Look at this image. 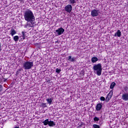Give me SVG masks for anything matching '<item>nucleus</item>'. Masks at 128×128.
<instances>
[{
    "instance_id": "f257e3e1",
    "label": "nucleus",
    "mask_w": 128,
    "mask_h": 128,
    "mask_svg": "<svg viewBox=\"0 0 128 128\" xmlns=\"http://www.w3.org/2000/svg\"><path fill=\"white\" fill-rule=\"evenodd\" d=\"M24 18L26 22H34L36 18L34 14L30 10H28L24 12Z\"/></svg>"
},
{
    "instance_id": "f03ea898",
    "label": "nucleus",
    "mask_w": 128,
    "mask_h": 128,
    "mask_svg": "<svg viewBox=\"0 0 128 128\" xmlns=\"http://www.w3.org/2000/svg\"><path fill=\"white\" fill-rule=\"evenodd\" d=\"M93 70L94 72L96 73L97 75L101 76L102 72V64H100V63L94 64L93 66Z\"/></svg>"
},
{
    "instance_id": "7ed1b4c3",
    "label": "nucleus",
    "mask_w": 128,
    "mask_h": 128,
    "mask_svg": "<svg viewBox=\"0 0 128 128\" xmlns=\"http://www.w3.org/2000/svg\"><path fill=\"white\" fill-rule=\"evenodd\" d=\"M34 66V61H26L22 64V68L27 70H30Z\"/></svg>"
},
{
    "instance_id": "20e7f679",
    "label": "nucleus",
    "mask_w": 128,
    "mask_h": 128,
    "mask_svg": "<svg viewBox=\"0 0 128 128\" xmlns=\"http://www.w3.org/2000/svg\"><path fill=\"white\" fill-rule=\"evenodd\" d=\"M27 24L24 26L25 28H34V21H27ZM30 22V23H28Z\"/></svg>"
},
{
    "instance_id": "39448f33",
    "label": "nucleus",
    "mask_w": 128,
    "mask_h": 128,
    "mask_svg": "<svg viewBox=\"0 0 128 128\" xmlns=\"http://www.w3.org/2000/svg\"><path fill=\"white\" fill-rule=\"evenodd\" d=\"M64 32V29L61 27L56 30L55 34H56L58 36H60V34H62Z\"/></svg>"
},
{
    "instance_id": "423d86ee",
    "label": "nucleus",
    "mask_w": 128,
    "mask_h": 128,
    "mask_svg": "<svg viewBox=\"0 0 128 128\" xmlns=\"http://www.w3.org/2000/svg\"><path fill=\"white\" fill-rule=\"evenodd\" d=\"M64 10L67 12H72V6L71 4H68L64 7Z\"/></svg>"
},
{
    "instance_id": "0eeeda50",
    "label": "nucleus",
    "mask_w": 128,
    "mask_h": 128,
    "mask_svg": "<svg viewBox=\"0 0 128 128\" xmlns=\"http://www.w3.org/2000/svg\"><path fill=\"white\" fill-rule=\"evenodd\" d=\"M98 14H100V10L96 9L93 10L91 12V16L93 18H94V16H98Z\"/></svg>"
},
{
    "instance_id": "6e6552de",
    "label": "nucleus",
    "mask_w": 128,
    "mask_h": 128,
    "mask_svg": "<svg viewBox=\"0 0 128 128\" xmlns=\"http://www.w3.org/2000/svg\"><path fill=\"white\" fill-rule=\"evenodd\" d=\"M68 60L71 62H74L76 60V58L74 56L72 57V56H68Z\"/></svg>"
},
{
    "instance_id": "1a4fd4ad",
    "label": "nucleus",
    "mask_w": 128,
    "mask_h": 128,
    "mask_svg": "<svg viewBox=\"0 0 128 128\" xmlns=\"http://www.w3.org/2000/svg\"><path fill=\"white\" fill-rule=\"evenodd\" d=\"M122 100H124V102H126L128 100V93H125L122 95Z\"/></svg>"
},
{
    "instance_id": "9d476101",
    "label": "nucleus",
    "mask_w": 128,
    "mask_h": 128,
    "mask_svg": "<svg viewBox=\"0 0 128 128\" xmlns=\"http://www.w3.org/2000/svg\"><path fill=\"white\" fill-rule=\"evenodd\" d=\"M102 104L99 103L96 106V110L97 111L100 110H102Z\"/></svg>"
},
{
    "instance_id": "9b49d317",
    "label": "nucleus",
    "mask_w": 128,
    "mask_h": 128,
    "mask_svg": "<svg viewBox=\"0 0 128 128\" xmlns=\"http://www.w3.org/2000/svg\"><path fill=\"white\" fill-rule=\"evenodd\" d=\"M122 36V32H120V30H118L117 32L115 33L114 36H118V38H120V36Z\"/></svg>"
},
{
    "instance_id": "f8f14e48",
    "label": "nucleus",
    "mask_w": 128,
    "mask_h": 128,
    "mask_svg": "<svg viewBox=\"0 0 128 128\" xmlns=\"http://www.w3.org/2000/svg\"><path fill=\"white\" fill-rule=\"evenodd\" d=\"M98 60V58L96 56L92 57L91 59V62H92V64H94V62H96Z\"/></svg>"
},
{
    "instance_id": "ddd939ff",
    "label": "nucleus",
    "mask_w": 128,
    "mask_h": 128,
    "mask_svg": "<svg viewBox=\"0 0 128 128\" xmlns=\"http://www.w3.org/2000/svg\"><path fill=\"white\" fill-rule=\"evenodd\" d=\"M48 104H50H50H52V100H54V99L52 98H48L46 100Z\"/></svg>"
},
{
    "instance_id": "4468645a",
    "label": "nucleus",
    "mask_w": 128,
    "mask_h": 128,
    "mask_svg": "<svg viewBox=\"0 0 128 128\" xmlns=\"http://www.w3.org/2000/svg\"><path fill=\"white\" fill-rule=\"evenodd\" d=\"M48 126H56V122H54V121L50 120Z\"/></svg>"
},
{
    "instance_id": "2eb2a0df",
    "label": "nucleus",
    "mask_w": 128,
    "mask_h": 128,
    "mask_svg": "<svg viewBox=\"0 0 128 128\" xmlns=\"http://www.w3.org/2000/svg\"><path fill=\"white\" fill-rule=\"evenodd\" d=\"M49 122L50 120H48V119H46L42 122V124H44V126H48V125Z\"/></svg>"
},
{
    "instance_id": "dca6fc26",
    "label": "nucleus",
    "mask_w": 128,
    "mask_h": 128,
    "mask_svg": "<svg viewBox=\"0 0 128 128\" xmlns=\"http://www.w3.org/2000/svg\"><path fill=\"white\" fill-rule=\"evenodd\" d=\"M16 34V31L14 29L10 30V34H11V36H14V34Z\"/></svg>"
},
{
    "instance_id": "f3484780",
    "label": "nucleus",
    "mask_w": 128,
    "mask_h": 128,
    "mask_svg": "<svg viewBox=\"0 0 128 128\" xmlns=\"http://www.w3.org/2000/svg\"><path fill=\"white\" fill-rule=\"evenodd\" d=\"M22 40H25L26 38V32H22Z\"/></svg>"
},
{
    "instance_id": "a211bd4d",
    "label": "nucleus",
    "mask_w": 128,
    "mask_h": 128,
    "mask_svg": "<svg viewBox=\"0 0 128 128\" xmlns=\"http://www.w3.org/2000/svg\"><path fill=\"white\" fill-rule=\"evenodd\" d=\"M68 2L70 4H76V0H68Z\"/></svg>"
},
{
    "instance_id": "6ab92c4d",
    "label": "nucleus",
    "mask_w": 128,
    "mask_h": 128,
    "mask_svg": "<svg viewBox=\"0 0 128 128\" xmlns=\"http://www.w3.org/2000/svg\"><path fill=\"white\" fill-rule=\"evenodd\" d=\"M116 82H112L110 86V88H111V90H112V88H114V86H116Z\"/></svg>"
},
{
    "instance_id": "aec40b11",
    "label": "nucleus",
    "mask_w": 128,
    "mask_h": 128,
    "mask_svg": "<svg viewBox=\"0 0 128 128\" xmlns=\"http://www.w3.org/2000/svg\"><path fill=\"white\" fill-rule=\"evenodd\" d=\"M114 92L112 91V90L110 93L108 94V96H109V98H112V94H113Z\"/></svg>"
},
{
    "instance_id": "412c9836",
    "label": "nucleus",
    "mask_w": 128,
    "mask_h": 128,
    "mask_svg": "<svg viewBox=\"0 0 128 128\" xmlns=\"http://www.w3.org/2000/svg\"><path fill=\"white\" fill-rule=\"evenodd\" d=\"M19 38H18V36H14V42H18Z\"/></svg>"
},
{
    "instance_id": "4be33fe9",
    "label": "nucleus",
    "mask_w": 128,
    "mask_h": 128,
    "mask_svg": "<svg viewBox=\"0 0 128 128\" xmlns=\"http://www.w3.org/2000/svg\"><path fill=\"white\" fill-rule=\"evenodd\" d=\"M110 97H109L108 96H107L106 98V102H110V100L111 99Z\"/></svg>"
},
{
    "instance_id": "5701e85b",
    "label": "nucleus",
    "mask_w": 128,
    "mask_h": 128,
    "mask_svg": "<svg viewBox=\"0 0 128 128\" xmlns=\"http://www.w3.org/2000/svg\"><path fill=\"white\" fill-rule=\"evenodd\" d=\"M41 106L43 108H46V103H42L41 104Z\"/></svg>"
},
{
    "instance_id": "b1692460",
    "label": "nucleus",
    "mask_w": 128,
    "mask_h": 128,
    "mask_svg": "<svg viewBox=\"0 0 128 128\" xmlns=\"http://www.w3.org/2000/svg\"><path fill=\"white\" fill-rule=\"evenodd\" d=\"M56 72L57 74H60V72H62V70L60 69H58V68H56Z\"/></svg>"
},
{
    "instance_id": "393cba45",
    "label": "nucleus",
    "mask_w": 128,
    "mask_h": 128,
    "mask_svg": "<svg viewBox=\"0 0 128 128\" xmlns=\"http://www.w3.org/2000/svg\"><path fill=\"white\" fill-rule=\"evenodd\" d=\"M94 122H98L100 120V118H98V117H95L94 118Z\"/></svg>"
},
{
    "instance_id": "a878e982",
    "label": "nucleus",
    "mask_w": 128,
    "mask_h": 128,
    "mask_svg": "<svg viewBox=\"0 0 128 128\" xmlns=\"http://www.w3.org/2000/svg\"><path fill=\"white\" fill-rule=\"evenodd\" d=\"M100 100H102V102H104V100H106V98H104V96H101L100 98Z\"/></svg>"
},
{
    "instance_id": "bb28decb",
    "label": "nucleus",
    "mask_w": 128,
    "mask_h": 128,
    "mask_svg": "<svg viewBox=\"0 0 128 128\" xmlns=\"http://www.w3.org/2000/svg\"><path fill=\"white\" fill-rule=\"evenodd\" d=\"M93 127L94 128H100V126H98V124H94Z\"/></svg>"
},
{
    "instance_id": "cd10ccee",
    "label": "nucleus",
    "mask_w": 128,
    "mask_h": 128,
    "mask_svg": "<svg viewBox=\"0 0 128 128\" xmlns=\"http://www.w3.org/2000/svg\"><path fill=\"white\" fill-rule=\"evenodd\" d=\"M2 92V85H0V92Z\"/></svg>"
},
{
    "instance_id": "c85d7f7f",
    "label": "nucleus",
    "mask_w": 128,
    "mask_h": 128,
    "mask_svg": "<svg viewBox=\"0 0 128 128\" xmlns=\"http://www.w3.org/2000/svg\"><path fill=\"white\" fill-rule=\"evenodd\" d=\"M22 68H20L18 69L17 71H18V72H22Z\"/></svg>"
},
{
    "instance_id": "c756f323",
    "label": "nucleus",
    "mask_w": 128,
    "mask_h": 128,
    "mask_svg": "<svg viewBox=\"0 0 128 128\" xmlns=\"http://www.w3.org/2000/svg\"><path fill=\"white\" fill-rule=\"evenodd\" d=\"M2 52V43L0 42V52Z\"/></svg>"
},
{
    "instance_id": "7c9ffc66",
    "label": "nucleus",
    "mask_w": 128,
    "mask_h": 128,
    "mask_svg": "<svg viewBox=\"0 0 128 128\" xmlns=\"http://www.w3.org/2000/svg\"><path fill=\"white\" fill-rule=\"evenodd\" d=\"M14 128H20V127H18V126H16Z\"/></svg>"
},
{
    "instance_id": "2f4dec72",
    "label": "nucleus",
    "mask_w": 128,
    "mask_h": 128,
    "mask_svg": "<svg viewBox=\"0 0 128 128\" xmlns=\"http://www.w3.org/2000/svg\"><path fill=\"white\" fill-rule=\"evenodd\" d=\"M20 74V72H18V71L16 72V74Z\"/></svg>"
},
{
    "instance_id": "473e14b6",
    "label": "nucleus",
    "mask_w": 128,
    "mask_h": 128,
    "mask_svg": "<svg viewBox=\"0 0 128 128\" xmlns=\"http://www.w3.org/2000/svg\"><path fill=\"white\" fill-rule=\"evenodd\" d=\"M19 2H22V0H18Z\"/></svg>"
},
{
    "instance_id": "72a5a7b5",
    "label": "nucleus",
    "mask_w": 128,
    "mask_h": 128,
    "mask_svg": "<svg viewBox=\"0 0 128 128\" xmlns=\"http://www.w3.org/2000/svg\"><path fill=\"white\" fill-rule=\"evenodd\" d=\"M6 80H4V82H6Z\"/></svg>"
}]
</instances>
